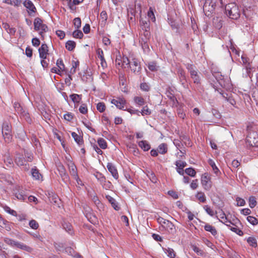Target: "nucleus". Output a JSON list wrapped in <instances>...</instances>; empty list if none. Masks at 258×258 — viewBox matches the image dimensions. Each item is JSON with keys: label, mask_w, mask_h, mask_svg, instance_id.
<instances>
[{"label": "nucleus", "mask_w": 258, "mask_h": 258, "mask_svg": "<svg viewBox=\"0 0 258 258\" xmlns=\"http://www.w3.org/2000/svg\"><path fill=\"white\" fill-rule=\"evenodd\" d=\"M200 4L203 5V11L208 17L211 16L215 11L217 6H222V0H203Z\"/></svg>", "instance_id": "obj_1"}, {"label": "nucleus", "mask_w": 258, "mask_h": 258, "mask_svg": "<svg viewBox=\"0 0 258 258\" xmlns=\"http://www.w3.org/2000/svg\"><path fill=\"white\" fill-rule=\"evenodd\" d=\"M150 38L151 33L150 31L144 30L140 31L139 37V44L145 53H148L150 51L149 42Z\"/></svg>", "instance_id": "obj_2"}, {"label": "nucleus", "mask_w": 258, "mask_h": 258, "mask_svg": "<svg viewBox=\"0 0 258 258\" xmlns=\"http://www.w3.org/2000/svg\"><path fill=\"white\" fill-rule=\"evenodd\" d=\"M226 15L231 19L236 20L239 18L240 13L238 7L235 3L228 4L225 6Z\"/></svg>", "instance_id": "obj_3"}, {"label": "nucleus", "mask_w": 258, "mask_h": 258, "mask_svg": "<svg viewBox=\"0 0 258 258\" xmlns=\"http://www.w3.org/2000/svg\"><path fill=\"white\" fill-rule=\"evenodd\" d=\"M34 29L35 31H40L39 34L43 37V33L48 31V28L46 25L43 23V20L37 17L34 21Z\"/></svg>", "instance_id": "obj_4"}, {"label": "nucleus", "mask_w": 258, "mask_h": 258, "mask_svg": "<svg viewBox=\"0 0 258 258\" xmlns=\"http://www.w3.org/2000/svg\"><path fill=\"white\" fill-rule=\"evenodd\" d=\"M2 134L6 143H9L12 141L11 127L7 122H5L3 124Z\"/></svg>", "instance_id": "obj_5"}, {"label": "nucleus", "mask_w": 258, "mask_h": 258, "mask_svg": "<svg viewBox=\"0 0 258 258\" xmlns=\"http://www.w3.org/2000/svg\"><path fill=\"white\" fill-rule=\"evenodd\" d=\"M14 107L15 108V111L20 115L21 117H23L28 122H30L31 121V119L29 113L21 106L20 103L15 102L14 104Z\"/></svg>", "instance_id": "obj_6"}, {"label": "nucleus", "mask_w": 258, "mask_h": 258, "mask_svg": "<svg viewBox=\"0 0 258 258\" xmlns=\"http://www.w3.org/2000/svg\"><path fill=\"white\" fill-rule=\"evenodd\" d=\"M128 67L135 75H139L141 74L142 68L140 62L137 58H133Z\"/></svg>", "instance_id": "obj_7"}, {"label": "nucleus", "mask_w": 258, "mask_h": 258, "mask_svg": "<svg viewBox=\"0 0 258 258\" xmlns=\"http://www.w3.org/2000/svg\"><path fill=\"white\" fill-rule=\"evenodd\" d=\"M201 180L204 189L209 190L212 186L210 175L207 173H205L202 175Z\"/></svg>", "instance_id": "obj_8"}, {"label": "nucleus", "mask_w": 258, "mask_h": 258, "mask_svg": "<svg viewBox=\"0 0 258 258\" xmlns=\"http://www.w3.org/2000/svg\"><path fill=\"white\" fill-rule=\"evenodd\" d=\"M246 140L251 146L258 147V133H250L247 136Z\"/></svg>", "instance_id": "obj_9"}, {"label": "nucleus", "mask_w": 258, "mask_h": 258, "mask_svg": "<svg viewBox=\"0 0 258 258\" xmlns=\"http://www.w3.org/2000/svg\"><path fill=\"white\" fill-rule=\"evenodd\" d=\"M111 103L115 105L118 109L124 110V106L126 103V101L123 98H118L116 99H112Z\"/></svg>", "instance_id": "obj_10"}, {"label": "nucleus", "mask_w": 258, "mask_h": 258, "mask_svg": "<svg viewBox=\"0 0 258 258\" xmlns=\"http://www.w3.org/2000/svg\"><path fill=\"white\" fill-rule=\"evenodd\" d=\"M39 56L42 59H46L48 54V47L46 44H42L38 49Z\"/></svg>", "instance_id": "obj_11"}, {"label": "nucleus", "mask_w": 258, "mask_h": 258, "mask_svg": "<svg viewBox=\"0 0 258 258\" xmlns=\"http://www.w3.org/2000/svg\"><path fill=\"white\" fill-rule=\"evenodd\" d=\"M175 165L176 166L177 172L179 174L184 175L185 170H183V168L186 166V162L181 160H178L176 161Z\"/></svg>", "instance_id": "obj_12"}, {"label": "nucleus", "mask_w": 258, "mask_h": 258, "mask_svg": "<svg viewBox=\"0 0 258 258\" xmlns=\"http://www.w3.org/2000/svg\"><path fill=\"white\" fill-rule=\"evenodd\" d=\"M57 168L59 174L62 178V180L64 181H67L69 179V176L67 173L64 167L61 164H59L57 166Z\"/></svg>", "instance_id": "obj_13"}, {"label": "nucleus", "mask_w": 258, "mask_h": 258, "mask_svg": "<svg viewBox=\"0 0 258 258\" xmlns=\"http://www.w3.org/2000/svg\"><path fill=\"white\" fill-rule=\"evenodd\" d=\"M108 171L111 173L112 176L116 179L118 178V174L115 166L111 163H108L107 165Z\"/></svg>", "instance_id": "obj_14"}, {"label": "nucleus", "mask_w": 258, "mask_h": 258, "mask_svg": "<svg viewBox=\"0 0 258 258\" xmlns=\"http://www.w3.org/2000/svg\"><path fill=\"white\" fill-rule=\"evenodd\" d=\"M23 5L29 11L28 13H29V11L32 13H35L36 12V9L31 1L25 0L23 3Z\"/></svg>", "instance_id": "obj_15"}, {"label": "nucleus", "mask_w": 258, "mask_h": 258, "mask_svg": "<svg viewBox=\"0 0 258 258\" xmlns=\"http://www.w3.org/2000/svg\"><path fill=\"white\" fill-rule=\"evenodd\" d=\"M204 229L206 231L210 232L214 237H216L218 236L217 231L214 226L209 224H206L204 226Z\"/></svg>", "instance_id": "obj_16"}, {"label": "nucleus", "mask_w": 258, "mask_h": 258, "mask_svg": "<svg viewBox=\"0 0 258 258\" xmlns=\"http://www.w3.org/2000/svg\"><path fill=\"white\" fill-rule=\"evenodd\" d=\"M68 166L69 168V171L71 175L73 176V177H77L78 175L77 169L74 163L72 161H70L68 163Z\"/></svg>", "instance_id": "obj_17"}, {"label": "nucleus", "mask_w": 258, "mask_h": 258, "mask_svg": "<svg viewBox=\"0 0 258 258\" xmlns=\"http://www.w3.org/2000/svg\"><path fill=\"white\" fill-rule=\"evenodd\" d=\"M201 74L200 73L199 74L195 71V88L196 87L199 91L201 92L202 90L201 88Z\"/></svg>", "instance_id": "obj_18"}, {"label": "nucleus", "mask_w": 258, "mask_h": 258, "mask_svg": "<svg viewBox=\"0 0 258 258\" xmlns=\"http://www.w3.org/2000/svg\"><path fill=\"white\" fill-rule=\"evenodd\" d=\"M15 163L18 166H23L25 165L26 160L23 157V155L20 154H17L15 158Z\"/></svg>", "instance_id": "obj_19"}, {"label": "nucleus", "mask_w": 258, "mask_h": 258, "mask_svg": "<svg viewBox=\"0 0 258 258\" xmlns=\"http://www.w3.org/2000/svg\"><path fill=\"white\" fill-rule=\"evenodd\" d=\"M106 198L115 210H119L120 207L118 206L117 203L114 198L109 195L106 196Z\"/></svg>", "instance_id": "obj_20"}, {"label": "nucleus", "mask_w": 258, "mask_h": 258, "mask_svg": "<svg viewBox=\"0 0 258 258\" xmlns=\"http://www.w3.org/2000/svg\"><path fill=\"white\" fill-rule=\"evenodd\" d=\"M196 198L199 203H205L206 202V195L202 191L198 192L196 195Z\"/></svg>", "instance_id": "obj_21"}, {"label": "nucleus", "mask_w": 258, "mask_h": 258, "mask_svg": "<svg viewBox=\"0 0 258 258\" xmlns=\"http://www.w3.org/2000/svg\"><path fill=\"white\" fill-rule=\"evenodd\" d=\"M139 146L144 151H148L150 148V145L147 141H141L138 143Z\"/></svg>", "instance_id": "obj_22"}, {"label": "nucleus", "mask_w": 258, "mask_h": 258, "mask_svg": "<svg viewBox=\"0 0 258 258\" xmlns=\"http://www.w3.org/2000/svg\"><path fill=\"white\" fill-rule=\"evenodd\" d=\"M16 247L29 252H32L33 250V248L32 247L21 242H18Z\"/></svg>", "instance_id": "obj_23"}, {"label": "nucleus", "mask_w": 258, "mask_h": 258, "mask_svg": "<svg viewBox=\"0 0 258 258\" xmlns=\"http://www.w3.org/2000/svg\"><path fill=\"white\" fill-rule=\"evenodd\" d=\"M72 136L74 139L75 141L79 145H81L83 143V137L80 135H78L77 133L75 132L72 133Z\"/></svg>", "instance_id": "obj_24"}, {"label": "nucleus", "mask_w": 258, "mask_h": 258, "mask_svg": "<svg viewBox=\"0 0 258 258\" xmlns=\"http://www.w3.org/2000/svg\"><path fill=\"white\" fill-rule=\"evenodd\" d=\"M31 174L33 177L36 180H39L40 177H42L41 174L39 173V170L36 167H34L31 169Z\"/></svg>", "instance_id": "obj_25"}, {"label": "nucleus", "mask_w": 258, "mask_h": 258, "mask_svg": "<svg viewBox=\"0 0 258 258\" xmlns=\"http://www.w3.org/2000/svg\"><path fill=\"white\" fill-rule=\"evenodd\" d=\"M62 226L66 231L68 232L70 234L72 235L74 233L73 227L70 223L64 222L62 224Z\"/></svg>", "instance_id": "obj_26"}, {"label": "nucleus", "mask_w": 258, "mask_h": 258, "mask_svg": "<svg viewBox=\"0 0 258 258\" xmlns=\"http://www.w3.org/2000/svg\"><path fill=\"white\" fill-rule=\"evenodd\" d=\"M157 150L159 153L164 154L167 151V146L166 144L162 143L158 146Z\"/></svg>", "instance_id": "obj_27"}, {"label": "nucleus", "mask_w": 258, "mask_h": 258, "mask_svg": "<svg viewBox=\"0 0 258 258\" xmlns=\"http://www.w3.org/2000/svg\"><path fill=\"white\" fill-rule=\"evenodd\" d=\"M15 195L17 199L21 201H24L27 197V196L24 194V191L22 190L21 191L19 190L17 192H15Z\"/></svg>", "instance_id": "obj_28"}, {"label": "nucleus", "mask_w": 258, "mask_h": 258, "mask_svg": "<svg viewBox=\"0 0 258 258\" xmlns=\"http://www.w3.org/2000/svg\"><path fill=\"white\" fill-rule=\"evenodd\" d=\"M141 27L142 30L141 31H144L146 30L147 31H150V22L149 21H144L143 20L140 21Z\"/></svg>", "instance_id": "obj_29"}, {"label": "nucleus", "mask_w": 258, "mask_h": 258, "mask_svg": "<svg viewBox=\"0 0 258 258\" xmlns=\"http://www.w3.org/2000/svg\"><path fill=\"white\" fill-rule=\"evenodd\" d=\"M75 47L76 43L73 41H68L66 44V47L69 51H72Z\"/></svg>", "instance_id": "obj_30"}, {"label": "nucleus", "mask_w": 258, "mask_h": 258, "mask_svg": "<svg viewBox=\"0 0 258 258\" xmlns=\"http://www.w3.org/2000/svg\"><path fill=\"white\" fill-rule=\"evenodd\" d=\"M134 101L139 106H143L145 103V99L143 97L140 96L135 97Z\"/></svg>", "instance_id": "obj_31"}, {"label": "nucleus", "mask_w": 258, "mask_h": 258, "mask_svg": "<svg viewBox=\"0 0 258 258\" xmlns=\"http://www.w3.org/2000/svg\"><path fill=\"white\" fill-rule=\"evenodd\" d=\"M81 95H78L77 94H73L70 95V98H71L72 100L75 103H79L81 100Z\"/></svg>", "instance_id": "obj_32"}, {"label": "nucleus", "mask_w": 258, "mask_h": 258, "mask_svg": "<svg viewBox=\"0 0 258 258\" xmlns=\"http://www.w3.org/2000/svg\"><path fill=\"white\" fill-rule=\"evenodd\" d=\"M247 242L249 245L255 247L257 246L256 240L254 237H249L247 239Z\"/></svg>", "instance_id": "obj_33"}, {"label": "nucleus", "mask_w": 258, "mask_h": 258, "mask_svg": "<svg viewBox=\"0 0 258 258\" xmlns=\"http://www.w3.org/2000/svg\"><path fill=\"white\" fill-rule=\"evenodd\" d=\"M97 142H98V144L99 147L101 149H105L107 148V143L105 141V140L104 139H103V138H99Z\"/></svg>", "instance_id": "obj_34"}, {"label": "nucleus", "mask_w": 258, "mask_h": 258, "mask_svg": "<svg viewBox=\"0 0 258 258\" xmlns=\"http://www.w3.org/2000/svg\"><path fill=\"white\" fill-rule=\"evenodd\" d=\"M4 242L12 246H17L18 242L9 238H5L4 239Z\"/></svg>", "instance_id": "obj_35"}, {"label": "nucleus", "mask_w": 258, "mask_h": 258, "mask_svg": "<svg viewBox=\"0 0 258 258\" xmlns=\"http://www.w3.org/2000/svg\"><path fill=\"white\" fill-rule=\"evenodd\" d=\"M249 206L251 208H253L256 205V198L253 196H250L248 199Z\"/></svg>", "instance_id": "obj_36"}, {"label": "nucleus", "mask_w": 258, "mask_h": 258, "mask_svg": "<svg viewBox=\"0 0 258 258\" xmlns=\"http://www.w3.org/2000/svg\"><path fill=\"white\" fill-rule=\"evenodd\" d=\"M96 108L100 112H103L106 109V106L104 102H99L97 104Z\"/></svg>", "instance_id": "obj_37"}, {"label": "nucleus", "mask_w": 258, "mask_h": 258, "mask_svg": "<svg viewBox=\"0 0 258 258\" xmlns=\"http://www.w3.org/2000/svg\"><path fill=\"white\" fill-rule=\"evenodd\" d=\"M208 163L212 167L213 170L214 172V173L216 174H218V173L219 172V170L216 166L215 162L212 160L210 159L209 160Z\"/></svg>", "instance_id": "obj_38"}, {"label": "nucleus", "mask_w": 258, "mask_h": 258, "mask_svg": "<svg viewBox=\"0 0 258 258\" xmlns=\"http://www.w3.org/2000/svg\"><path fill=\"white\" fill-rule=\"evenodd\" d=\"M4 210L9 213L10 214L14 216H17V213L16 211H15L14 210L11 209L9 207L7 206H5L4 207Z\"/></svg>", "instance_id": "obj_39"}, {"label": "nucleus", "mask_w": 258, "mask_h": 258, "mask_svg": "<svg viewBox=\"0 0 258 258\" xmlns=\"http://www.w3.org/2000/svg\"><path fill=\"white\" fill-rule=\"evenodd\" d=\"M204 209L207 213V214L210 215L211 216H213L216 213L214 210H213L208 205L204 206Z\"/></svg>", "instance_id": "obj_40"}, {"label": "nucleus", "mask_w": 258, "mask_h": 258, "mask_svg": "<svg viewBox=\"0 0 258 258\" xmlns=\"http://www.w3.org/2000/svg\"><path fill=\"white\" fill-rule=\"evenodd\" d=\"M247 221L252 225H256L258 223V220L253 216H249L247 217Z\"/></svg>", "instance_id": "obj_41"}, {"label": "nucleus", "mask_w": 258, "mask_h": 258, "mask_svg": "<svg viewBox=\"0 0 258 258\" xmlns=\"http://www.w3.org/2000/svg\"><path fill=\"white\" fill-rule=\"evenodd\" d=\"M195 252H196L197 255L202 257H204L206 256V253L205 251L203 249L196 246H195Z\"/></svg>", "instance_id": "obj_42"}, {"label": "nucleus", "mask_w": 258, "mask_h": 258, "mask_svg": "<svg viewBox=\"0 0 258 258\" xmlns=\"http://www.w3.org/2000/svg\"><path fill=\"white\" fill-rule=\"evenodd\" d=\"M122 66H124V68H125V66H126L127 67H129L131 60H130L128 58L125 56H123L122 58Z\"/></svg>", "instance_id": "obj_43"}, {"label": "nucleus", "mask_w": 258, "mask_h": 258, "mask_svg": "<svg viewBox=\"0 0 258 258\" xmlns=\"http://www.w3.org/2000/svg\"><path fill=\"white\" fill-rule=\"evenodd\" d=\"M73 36L76 38H82L84 35L81 30H76L73 33Z\"/></svg>", "instance_id": "obj_44"}, {"label": "nucleus", "mask_w": 258, "mask_h": 258, "mask_svg": "<svg viewBox=\"0 0 258 258\" xmlns=\"http://www.w3.org/2000/svg\"><path fill=\"white\" fill-rule=\"evenodd\" d=\"M30 227L33 229H37L39 227L38 223L34 220H31L29 223Z\"/></svg>", "instance_id": "obj_45"}, {"label": "nucleus", "mask_w": 258, "mask_h": 258, "mask_svg": "<svg viewBox=\"0 0 258 258\" xmlns=\"http://www.w3.org/2000/svg\"><path fill=\"white\" fill-rule=\"evenodd\" d=\"M220 218L221 219V220H219L221 222H222L223 223H225V222H227V223H231V221L228 220V219L227 218V217L225 216V214L224 213L222 212L220 215Z\"/></svg>", "instance_id": "obj_46"}, {"label": "nucleus", "mask_w": 258, "mask_h": 258, "mask_svg": "<svg viewBox=\"0 0 258 258\" xmlns=\"http://www.w3.org/2000/svg\"><path fill=\"white\" fill-rule=\"evenodd\" d=\"M74 25L77 29H79L81 26V20L79 17L74 19Z\"/></svg>", "instance_id": "obj_47"}, {"label": "nucleus", "mask_w": 258, "mask_h": 258, "mask_svg": "<svg viewBox=\"0 0 258 258\" xmlns=\"http://www.w3.org/2000/svg\"><path fill=\"white\" fill-rule=\"evenodd\" d=\"M79 111L82 114H86L88 112L87 105L85 104H82L79 108Z\"/></svg>", "instance_id": "obj_48"}, {"label": "nucleus", "mask_w": 258, "mask_h": 258, "mask_svg": "<svg viewBox=\"0 0 258 258\" xmlns=\"http://www.w3.org/2000/svg\"><path fill=\"white\" fill-rule=\"evenodd\" d=\"M141 113L143 115H150L151 113V110L149 109L147 106H145L142 110Z\"/></svg>", "instance_id": "obj_49"}, {"label": "nucleus", "mask_w": 258, "mask_h": 258, "mask_svg": "<svg viewBox=\"0 0 258 258\" xmlns=\"http://www.w3.org/2000/svg\"><path fill=\"white\" fill-rule=\"evenodd\" d=\"M56 65L60 70L62 71H63L64 70V65L61 59H58L57 60Z\"/></svg>", "instance_id": "obj_50"}, {"label": "nucleus", "mask_w": 258, "mask_h": 258, "mask_svg": "<svg viewBox=\"0 0 258 258\" xmlns=\"http://www.w3.org/2000/svg\"><path fill=\"white\" fill-rule=\"evenodd\" d=\"M236 200L237 206H243L245 204L244 200L241 198L237 197Z\"/></svg>", "instance_id": "obj_51"}, {"label": "nucleus", "mask_w": 258, "mask_h": 258, "mask_svg": "<svg viewBox=\"0 0 258 258\" xmlns=\"http://www.w3.org/2000/svg\"><path fill=\"white\" fill-rule=\"evenodd\" d=\"M148 69L151 71H156L157 70V67L155 62H151L148 64Z\"/></svg>", "instance_id": "obj_52"}, {"label": "nucleus", "mask_w": 258, "mask_h": 258, "mask_svg": "<svg viewBox=\"0 0 258 258\" xmlns=\"http://www.w3.org/2000/svg\"><path fill=\"white\" fill-rule=\"evenodd\" d=\"M79 62L78 61H73V67L71 69V73L74 74L76 72V69L79 66Z\"/></svg>", "instance_id": "obj_53"}, {"label": "nucleus", "mask_w": 258, "mask_h": 258, "mask_svg": "<svg viewBox=\"0 0 258 258\" xmlns=\"http://www.w3.org/2000/svg\"><path fill=\"white\" fill-rule=\"evenodd\" d=\"M191 221L192 220H187L185 223V227L192 232L193 224Z\"/></svg>", "instance_id": "obj_54"}, {"label": "nucleus", "mask_w": 258, "mask_h": 258, "mask_svg": "<svg viewBox=\"0 0 258 258\" xmlns=\"http://www.w3.org/2000/svg\"><path fill=\"white\" fill-rule=\"evenodd\" d=\"M140 88L142 90L145 91H148L150 89L149 86L146 83H141L140 85Z\"/></svg>", "instance_id": "obj_55"}, {"label": "nucleus", "mask_w": 258, "mask_h": 258, "mask_svg": "<svg viewBox=\"0 0 258 258\" xmlns=\"http://www.w3.org/2000/svg\"><path fill=\"white\" fill-rule=\"evenodd\" d=\"M184 173H186L187 175H189L191 177H194V169L192 168H186L185 170Z\"/></svg>", "instance_id": "obj_56"}, {"label": "nucleus", "mask_w": 258, "mask_h": 258, "mask_svg": "<svg viewBox=\"0 0 258 258\" xmlns=\"http://www.w3.org/2000/svg\"><path fill=\"white\" fill-rule=\"evenodd\" d=\"M4 161L8 166H11L13 164V160L9 156H7L4 159Z\"/></svg>", "instance_id": "obj_57"}, {"label": "nucleus", "mask_w": 258, "mask_h": 258, "mask_svg": "<svg viewBox=\"0 0 258 258\" xmlns=\"http://www.w3.org/2000/svg\"><path fill=\"white\" fill-rule=\"evenodd\" d=\"M56 34L60 38V39H62L65 37V33L61 30H57L56 31Z\"/></svg>", "instance_id": "obj_58"}, {"label": "nucleus", "mask_w": 258, "mask_h": 258, "mask_svg": "<svg viewBox=\"0 0 258 258\" xmlns=\"http://www.w3.org/2000/svg\"><path fill=\"white\" fill-rule=\"evenodd\" d=\"M163 224L165 225L167 227L169 228L171 230H172L174 227L173 224L168 220H164Z\"/></svg>", "instance_id": "obj_59"}, {"label": "nucleus", "mask_w": 258, "mask_h": 258, "mask_svg": "<svg viewBox=\"0 0 258 258\" xmlns=\"http://www.w3.org/2000/svg\"><path fill=\"white\" fill-rule=\"evenodd\" d=\"M168 195L171 196L174 199H177L178 198V194L176 192L173 190H169Z\"/></svg>", "instance_id": "obj_60"}, {"label": "nucleus", "mask_w": 258, "mask_h": 258, "mask_svg": "<svg viewBox=\"0 0 258 258\" xmlns=\"http://www.w3.org/2000/svg\"><path fill=\"white\" fill-rule=\"evenodd\" d=\"M32 43L34 46L37 47L40 45V42L39 39L34 38L32 40Z\"/></svg>", "instance_id": "obj_61"}, {"label": "nucleus", "mask_w": 258, "mask_h": 258, "mask_svg": "<svg viewBox=\"0 0 258 258\" xmlns=\"http://www.w3.org/2000/svg\"><path fill=\"white\" fill-rule=\"evenodd\" d=\"M98 175H98H96V177L101 184L106 182V179L104 176H103L101 174H99Z\"/></svg>", "instance_id": "obj_62"}, {"label": "nucleus", "mask_w": 258, "mask_h": 258, "mask_svg": "<svg viewBox=\"0 0 258 258\" xmlns=\"http://www.w3.org/2000/svg\"><path fill=\"white\" fill-rule=\"evenodd\" d=\"M25 52L28 57H31L32 56V49L30 47H27L26 48Z\"/></svg>", "instance_id": "obj_63"}, {"label": "nucleus", "mask_w": 258, "mask_h": 258, "mask_svg": "<svg viewBox=\"0 0 258 258\" xmlns=\"http://www.w3.org/2000/svg\"><path fill=\"white\" fill-rule=\"evenodd\" d=\"M64 119L68 121H71L73 119V115L71 113H68L63 115Z\"/></svg>", "instance_id": "obj_64"}]
</instances>
